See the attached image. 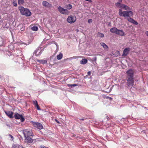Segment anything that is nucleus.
<instances>
[{
  "label": "nucleus",
  "instance_id": "1",
  "mask_svg": "<svg viewBox=\"0 0 148 148\" xmlns=\"http://www.w3.org/2000/svg\"><path fill=\"white\" fill-rule=\"evenodd\" d=\"M126 73L127 75V82L128 84V86H133L134 84L133 70L130 69L127 71Z\"/></svg>",
  "mask_w": 148,
  "mask_h": 148
},
{
  "label": "nucleus",
  "instance_id": "2",
  "mask_svg": "<svg viewBox=\"0 0 148 148\" xmlns=\"http://www.w3.org/2000/svg\"><path fill=\"white\" fill-rule=\"evenodd\" d=\"M119 14L121 16L131 17L133 15V12L130 10L122 11V9L120 8L119 9Z\"/></svg>",
  "mask_w": 148,
  "mask_h": 148
},
{
  "label": "nucleus",
  "instance_id": "3",
  "mask_svg": "<svg viewBox=\"0 0 148 148\" xmlns=\"http://www.w3.org/2000/svg\"><path fill=\"white\" fill-rule=\"evenodd\" d=\"M19 9L21 14L23 15H25L26 16H28L31 15V13L29 10L26 8H25L24 7L20 6L19 7Z\"/></svg>",
  "mask_w": 148,
  "mask_h": 148
},
{
  "label": "nucleus",
  "instance_id": "4",
  "mask_svg": "<svg viewBox=\"0 0 148 148\" xmlns=\"http://www.w3.org/2000/svg\"><path fill=\"white\" fill-rule=\"evenodd\" d=\"M67 20L68 23H73L75 21L76 17L75 16L71 15L68 17Z\"/></svg>",
  "mask_w": 148,
  "mask_h": 148
},
{
  "label": "nucleus",
  "instance_id": "5",
  "mask_svg": "<svg viewBox=\"0 0 148 148\" xmlns=\"http://www.w3.org/2000/svg\"><path fill=\"white\" fill-rule=\"evenodd\" d=\"M23 134L25 137L31 136L32 135V132L31 130L25 129L23 130Z\"/></svg>",
  "mask_w": 148,
  "mask_h": 148
},
{
  "label": "nucleus",
  "instance_id": "6",
  "mask_svg": "<svg viewBox=\"0 0 148 148\" xmlns=\"http://www.w3.org/2000/svg\"><path fill=\"white\" fill-rule=\"evenodd\" d=\"M14 117L16 119H20L21 121L23 122L25 121V119L22 115H20L18 113H16Z\"/></svg>",
  "mask_w": 148,
  "mask_h": 148
},
{
  "label": "nucleus",
  "instance_id": "7",
  "mask_svg": "<svg viewBox=\"0 0 148 148\" xmlns=\"http://www.w3.org/2000/svg\"><path fill=\"white\" fill-rule=\"evenodd\" d=\"M58 9L60 12L62 14H68L69 13V12L67 10L64 9L61 6H59L58 8Z\"/></svg>",
  "mask_w": 148,
  "mask_h": 148
},
{
  "label": "nucleus",
  "instance_id": "8",
  "mask_svg": "<svg viewBox=\"0 0 148 148\" xmlns=\"http://www.w3.org/2000/svg\"><path fill=\"white\" fill-rule=\"evenodd\" d=\"M33 125L34 127H37L39 129L41 130L43 128V126L42 124L39 123H33Z\"/></svg>",
  "mask_w": 148,
  "mask_h": 148
},
{
  "label": "nucleus",
  "instance_id": "9",
  "mask_svg": "<svg viewBox=\"0 0 148 148\" xmlns=\"http://www.w3.org/2000/svg\"><path fill=\"white\" fill-rule=\"evenodd\" d=\"M5 114L10 118H13L14 117L13 116V112L12 111H4Z\"/></svg>",
  "mask_w": 148,
  "mask_h": 148
},
{
  "label": "nucleus",
  "instance_id": "10",
  "mask_svg": "<svg viewBox=\"0 0 148 148\" xmlns=\"http://www.w3.org/2000/svg\"><path fill=\"white\" fill-rule=\"evenodd\" d=\"M42 5L44 6L47 8H50L52 5L51 4L46 1H44L42 2Z\"/></svg>",
  "mask_w": 148,
  "mask_h": 148
},
{
  "label": "nucleus",
  "instance_id": "11",
  "mask_svg": "<svg viewBox=\"0 0 148 148\" xmlns=\"http://www.w3.org/2000/svg\"><path fill=\"white\" fill-rule=\"evenodd\" d=\"M130 48H125L123 51L122 56H126L128 54L129 51H130Z\"/></svg>",
  "mask_w": 148,
  "mask_h": 148
},
{
  "label": "nucleus",
  "instance_id": "12",
  "mask_svg": "<svg viewBox=\"0 0 148 148\" xmlns=\"http://www.w3.org/2000/svg\"><path fill=\"white\" fill-rule=\"evenodd\" d=\"M116 34L119 35L121 36L125 35V33L122 30L118 29L117 33Z\"/></svg>",
  "mask_w": 148,
  "mask_h": 148
},
{
  "label": "nucleus",
  "instance_id": "13",
  "mask_svg": "<svg viewBox=\"0 0 148 148\" xmlns=\"http://www.w3.org/2000/svg\"><path fill=\"white\" fill-rule=\"evenodd\" d=\"M30 136L25 137V138L26 140L28 143H32L33 142V140Z\"/></svg>",
  "mask_w": 148,
  "mask_h": 148
},
{
  "label": "nucleus",
  "instance_id": "14",
  "mask_svg": "<svg viewBox=\"0 0 148 148\" xmlns=\"http://www.w3.org/2000/svg\"><path fill=\"white\" fill-rule=\"evenodd\" d=\"M122 1H119V2H118L115 4L116 6L119 8H122L123 4L121 3Z\"/></svg>",
  "mask_w": 148,
  "mask_h": 148
},
{
  "label": "nucleus",
  "instance_id": "15",
  "mask_svg": "<svg viewBox=\"0 0 148 148\" xmlns=\"http://www.w3.org/2000/svg\"><path fill=\"white\" fill-rule=\"evenodd\" d=\"M118 29L116 27H113L110 30V32L116 34Z\"/></svg>",
  "mask_w": 148,
  "mask_h": 148
},
{
  "label": "nucleus",
  "instance_id": "16",
  "mask_svg": "<svg viewBox=\"0 0 148 148\" xmlns=\"http://www.w3.org/2000/svg\"><path fill=\"white\" fill-rule=\"evenodd\" d=\"M100 44L101 46H102L103 47V48L105 49H108V46L106 45L105 43L102 42L100 43Z\"/></svg>",
  "mask_w": 148,
  "mask_h": 148
},
{
  "label": "nucleus",
  "instance_id": "17",
  "mask_svg": "<svg viewBox=\"0 0 148 148\" xmlns=\"http://www.w3.org/2000/svg\"><path fill=\"white\" fill-rule=\"evenodd\" d=\"M123 9L126 10H130V8L128 6H127V5L123 4V5L122 8Z\"/></svg>",
  "mask_w": 148,
  "mask_h": 148
},
{
  "label": "nucleus",
  "instance_id": "18",
  "mask_svg": "<svg viewBox=\"0 0 148 148\" xmlns=\"http://www.w3.org/2000/svg\"><path fill=\"white\" fill-rule=\"evenodd\" d=\"M37 61V62H40V63L43 64H45L47 63V61L45 60H38Z\"/></svg>",
  "mask_w": 148,
  "mask_h": 148
},
{
  "label": "nucleus",
  "instance_id": "19",
  "mask_svg": "<svg viewBox=\"0 0 148 148\" xmlns=\"http://www.w3.org/2000/svg\"><path fill=\"white\" fill-rule=\"evenodd\" d=\"M97 36L100 38H103L104 36V34L100 32H98L97 35Z\"/></svg>",
  "mask_w": 148,
  "mask_h": 148
},
{
  "label": "nucleus",
  "instance_id": "20",
  "mask_svg": "<svg viewBox=\"0 0 148 148\" xmlns=\"http://www.w3.org/2000/svg\"><path fill=\"white\" fill-rule=\"evenodd\" d=\"M62 53H60L57 56V58L58 60H59L61 59L62 57Z\"/></svg>",
  "mask_w": 148,
  "mask_h": 148
},
{
  "label": "nucleus",
  "instance_id": "21",
  "mask_svg": "<svg viewBox=\"0 0 148 148\" xmlns=\"http://www.w3.org/2000/svg\"><path fill=\"white\" fill-rule=\"evenodd\" d=\"M77 85L76 84H68L67 86L69 87H71V88L74 87L75 86H77Z\"/></svg>",
  "mask_w": 148,
  "mask_h": 148
},
{
  "label": "nucleus",
  "instance_id": "22",
  "mask_svg": "<svg viewBox=\"0 0 148 148\" xmlns=\"http://www.w3.org/2000/svg\"><path fill=\"white\" fill-rule=\"evenodd\" d=\"M31 29L33 31H37L38 30V28L37 27L34 26L32 27Z\"/></svg>",
  "mask_w": 148,
  "mask_h": 148
},
{
  "label": "nucleus",
  "instance_id": "23",
  "mask_svg": "<svg viewBox=\"0 0 148 148\" xmlns=\"http://www.w3.org/2000/svg\"><path fill=\"white\" fill-rule=\"evenodd\" d=\"M24 2V0H18V3L19 5L23 4Z\"/></svg>",
  "mask_w": 148,
  "mask_h": 148
},
{
  "label": "nucleus",
  "instance_id": "24",
  "mask_svg": "<svg viewBox=\"0 0 148 148\" xmlns=\"http://www.w3.org/2000/svg\"><path fill=\"white\" fill-rule=\"evenodd\" d=\"M127 20H128V21H129V22L132 23V22H133V21H134V19L132 18H127Z\"/></svg>",
  "mask_w": 148,
  "mask_h": 148
},
{
  "label": "nucleus",
  "instance_id": "25",
  "mask_svg": "<svg viewBox=\"0 0 148 148\" xmlns=\"http://www.w3.org/2000/svg\"><path fill=\"white\" fill-rule=\"evenodd\" d=\"M33 103L35 107H36V106L38 104V102L36 100H35L33 101Z\"/></svg>",
  "mask_w": 148,
  "mask_h": 148
},
{
  "label": "nucleus",
  "instance_id": "26",
  "mask_svg": "<svg viewBox=\"0 0 148 148\" xmlns=\"http://www.w3.org/2000/svg\"><path fill=\"white\" fill-rule=\"evenodd\" d=\"M72 6L71 5L69 4L67 5V9L70 10L72 8Z\"/></svg>",
  "mask_w": 148,
  "mask_h": 148
},
{
  "label": "nucleus",
  "instance_id": "27",
  "mask_svg": "<svg viewBox=\"0 0 148 148\" xmlns=\"http://www.w3.org/2000/svg\"><path fill=\"white\" fill-rule=\"evenodd\" d=\"M9 27V26H7V23H6L5 24V26L3 27V29H4H4H5V28H6V29H7Z\"/></svg>",
  "mask_w": 148,
  "mask_h": 148
},
{
  "label": "nucleus",
  "instance_id": "28",
  "mask_svg": "<svg viewBox=\"0 0 148 148\" xmlns=\"http://www.w3.org/2000/svg\"><path fill=\"white\" fill-rule=\"evenodd\" d=\"M13 5L15 7H16L17 5V2L16 1H14L13 2Z\"/></svg>",
  "mask_w": 148,
  "mask_h": 148
},
{
  "label": "nucleus",
  "instance_id": "29",
  "mask_svg": "<svg viewBox=\"0 0 148 148\" xmlns=\"http://www.w3.org/2000/svg\"><path fill=\"white\" fill-rule=\"evenodd\" d=\"M36 107L37 108V109L38 110H40V107L38 105V104H37L36 106Z\"/></svg>",
  "mask_w": 148,
  "mask_h": 148
},
{
  "label": "nucleus",
  "instance_id": "30",
  "mask_svg": "<svg viewBox=\"0 0 148 148\" xmlns=\"http://www.w3.org/2000/svg\"><path fill=\"white\" fill-rule=\"evenodd\" d=\"M132 23L136 25H137L138 24V22L134 20V21H133Z\"/></svg>",
  "mask_w": 148,
  "mask_h": 148
},
{
  "label": "nucleus",
  "instance_id": "31",
  "mask_svg": "<svg viewBox=\"0 0 148 148\" xmlns=\"http://www.w3.org/2000/svg\"><path fill=\"white\" fill-rule=\"evenodd\" d=\"M87 62V60L86 59H84V64L86 63Z\"/></svg>",
  "mask_w": 148,
  "mask_h": 148
},
{
  "label": "nucleus",
  "instance_id": "32",
  "mask_svg": "<svg viewBox=\"0 0 148 148\" xmlns=\"http://www.w3.org/2000/svg\"><path fill=\"white\" fill-rule=\"evenodd\" d=\"M92 20L91 19H89L88 20V22L89 23H91L92 22Z\"/></svg>",
  "mask_w": 148,
  "mask_h": 148
},
{
  "label": "nucleus",
  "instance_id": "33",
  "mask_svg": "<svg viewBox=\"0 0 148 148\" xmlns=\"http://www.w3.org/2000/svg\"><path fill=\"white\" fill-rule=\"evenodd\" d=\"M3 22V20L1 18V16H0V25Z\"/></svg>",
  "mask_w": 148,
  "mask_h": 148
},
{
  "label": "nucleus",
  "instance_id": "34",
  "mask_svg": "<svg viewBox=\"0 0 148 148\" xmlns=\"http://www.w3.org/2000/svg\"><path fill=\"white\" fill-rule=\"evenodd\" d=\"M80 63L81 64H83V59H82L80 62Z\"/></svg>",
  "mask_w": 148,
  "mask_h": 148
},
{
  "label": "nucleus",
  "instance_id": "35",
  "mask_svg": "<svg viewBox=\"0 0 148 148\" xmlns=\"http://www.w3.org/2000/svg\"><path fill=\"white\" fill-rule=\"evenodd\" d=\"M90 74H91L90 71H89L88 72V75H90Z\"/></svg>",
  "mask_w": 148,
  "mask_h": 148
},
{
  "label": "nucleus",
  "instance_id": "36",
  "mask_svg": "<svg viewBox=\"0 0 148 148\" xmlns=\"http://www.w3.org/2000/svg\"><path fill=\"white\" fill-rule=\"evenodd\" d=\"M145 34H146V35L148 36V31H147L146 32H145Z\"/></svg>",
  "mask_w": 148,
  "mask_h": 148
},
{
  "label": "nucleus",
  "instance_id": "37",
  "mask_svg": "<svg viewBox=\"0 0 148 148\" xmlns=\"http://www.w3.org/2000/svg\"><path fill=\"white\" fill-rule=\"evenodd\" d=\"M55 121H56L57 122V123H60V122L59 121H58L57 119H55Z\"/></svg>",
  "mask_w": 148,
  "mask_h": 148
},
{
  "label": "nucleus",
  "instance_id": "38",
  "mask_svg": "<svg viewBox=\"0 0 148 148\" xmlns=\"http://www.w3.org/2000/svg\"><path fill=\"white\" fill-rule=\"evenodd\" d=\"M10 136L11 138H13V136L12 135H10Z\"/></svg>",
  "mask_w": 148,
  "mask_h": 148
},
{
  "label": "nucleus",
  "instance_id": "39",
  "mask_svg": "<svg viewBox=\"0 0 148 148\" xmlns=\"http://www.w3.org/2000/svg\"><path fill=\"white\" fill-rule=\"evenodd\" d=\"M47 35H48V36H49V35L48 34H47Z\"/></svg>",
  "mask_w": 148,
  "mask_h": 148
},
{
  "label": "nucleus",
  "instance_id": "40",
  "mask_svg": "<svg viewBox=\"0 0 148 148\" xmlns=\"http://www.w3.org/2000/svg\"><path fill=\"white\" fill-rule=\"evenodd\" d=\"M109 98H110V99H112V98H111V97H110Z\"/></svg>",
  "mask_w": 148,
  "mask_h": 148
}]
</instances>
